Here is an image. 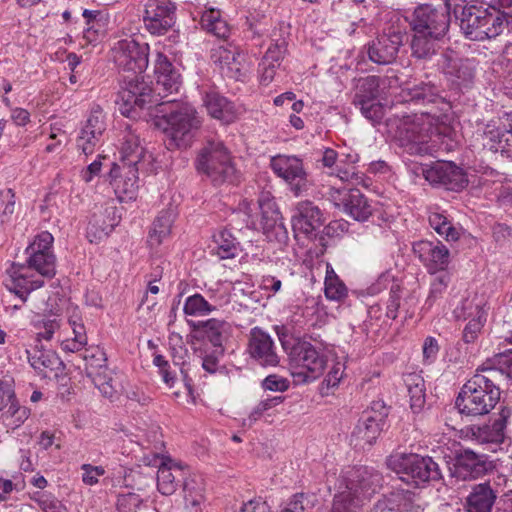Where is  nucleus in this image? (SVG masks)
I'll return each instance as SVG.
<instances>
[{"mask_svg":"<svg viewBox=\"0 0 512 512\" xmlns=\"http://www.w3.org/2000/svg\"><path fill=\"white\" fill-rule=\"evenodd\" d=\"M91 378L95 386L100 390L103 396L111 398L115 394L116 390L112 384V372L106 366L100 368L98 371L89 373L87 375Z\"/></svg>","mask_w":512,"mask_h":512,"instance_id":"obj_52","label":"nucleus"},{"mask_svg":"<svg viewBox=\"0 0 512 512\" xmlns=\"http://www.w3.org/2000/svg\"><path fill=\"white\" fill-rule=\"evenodd\" d=\"M401 512H424V502L419 496L411 492L403 494L402 501L399 503Z\"/></svg>","mask_w":512,"mask_h":512,"instance_id":"obj_61","label":"nucleus"},{"mask_svg":"<svg viewBox=\"0 0 512 512\" xmlns=\"http://www.w3.org/2000/svg\"><path fill=\"white\" fill-rule=\"evenodd\" d=\"M215 251L221 259L234 258L238 252V243L227 230H221L214 236Z\"/></svg>","mask_w":512,"mask_h":512,"instance_id":"obj_46","label":"nucleus"},{"mask_svg":"<svg viewBox=\"0 0 512 512\" xmlns=\"http://www.w3.org/2000/svg\"><path fill=\"white\" fill-rule=\"evenodd\" d=\"M211 58L225 76L234 79H239L242 76V56L236 48L219 46L213 50Z\"/></svg>","mask_w":512,"mask_h":512,"instance_id":"obj_32","label":"nucleus"},{"mask_svg":"<svg viewBox=\"0 0 512 512\" xmlns=\"http://www.w3.org/2000/svg\"><path fill=\"white\" fill-rule=\"evenodd\" d=\"M467 183L468 180L462 169L450 162H446L441 186L447 190L459 191L463 189Z\"/></svg>","mask_w":512,"mask_h":512,"instance_id":"obj_50","label":"nucleus"},{"mask_svg":"<svg viewBox=\"0 0 512 512\" xmlns=\"http://www.w3.org/2000/svg\"><path fill=\"white\" fill-rule=\"evenodd\" d=\"M81 469L83 470L82 480L87 485H95L98 483V477L105 473L103 467L92 466L91 464H83Z\"/></svg>","mask_w":512,"mask_h":512,"instance_id":"obj_64","label":"nucleus"},{"mask_svg":"<svg viewBox=\"0 0 512 512\" xmlns=\"http://www.w3.org/2000/svg\"><path fill=\"white\" fill-rule=\"evenodd\" d=\"M371 409L363 413L352 432L351 438L355 446L372 445L381 433L388 412L381 401L374 402Z\"/></svg>","mask_w":512,"mask_h":512,"instance_id":"obj_12","label":"nucleus"},{"mask_svg":"<svg viewBox=\"0 0 512 512\" xmlns=\"http://www.w3.org/2000/svg\"><path fill=\"white\" fill-rule=\"evenodd\" d=\"M362 115L373 124L380 123L384 117V107L380 102L370 101L364 105H358Z\"/></svg>","mask_w":512,"mask_h":512,"instance_id":"obj_58","label":"nucleus"},{"mask_svg":"<svg viewBox=\"0 0 512 512\" xmlns=\"http://www.w3.org/2000/svg\"><path fill=\"white\" fill-rule=\"evenodd\" d=\"M336 207L343 210L357 221H365L372 214V207L359 189L335 190L331 194Z\"/></svg>","mask_w":512,"mask_h":512,"instance_id":"obj_21","label":"nucleus"},{"mask_svg":"<svg viewBox=\"0 0 512 512\" xmlns=\"http://www.w3.org/2000/svg\"><path fill=\"white\" fill-rule=\"evenodd\" d=\"M201 25L219 38H225L229 33L227 23L221 19L220 11L216 9H209L202 14Z\"/></svg>","mask_w":512,"mask_h":512,"instance_id":"obj_48","label":"nucleus"},{"mask_svg":"<svg viewBox=\"0 0 512 512\" xmlns=\"http://www.w3.org/2000/svg\"><path fill=\"white\" fill-rule=\"evenodd\" d=\"M43 284V280L31 279L26 275L15 273L6 283V287L10 292H13L23 304L26 302L28 295L32 291L42 287Z\"/></svg>","mask_w":512,"mask_h":512,"instance_id":"obj_39","label":"nucleus"},{"mask_svg":"<svg viewBox=\"0 0 512 512\" xmlns=\"http://www.w3.org/2000/svg\"><path fill=\"white\" fill-rule=\"evenodd\" d=\"M383 477L374 468L362 466L349 472L346 480V491L366 504L382 487Z\"/></svg>","mask_w":512,"mask_h":512,"instance_id":"obj_14","label":"nucleus"},{"mask_svg":"<svg viewBox=\"0 0 512 512\" xmlns=\"http://www.w3.org/2000/svg\"><path fill=\"white\" fill-rule=\"evenodd\" d=\"M428 221L431 228H433L439 235L443 236L447 241H456L459 239V231L453 226L452 222L444 212H430Z\"/></svg>","mask_w":512,"mask_h":512,"instance_id":"obj_45","label":"nucleus"},{"mask_svg":"<svg viewBox=\"0 0 512 512\" xmlns=\"http://www.w3.org/2000/svg\"><path fill=\"white\" fill-rule=\"evenodd\" d=\"M182 482L186 508L198 512L204 500V479L200 475H190L184 476Z\"/></svg>","mask_w":512,"mask_h":512,"instance_id":"obj_36","label":"nucleus"},{"mask_svg":"<svg viewBox=\"0 0 512 512\" xmlns=\"http://www.w3.org/2000/svg\"><path fill=\"white\" fill-rule=\"evenodd\" d=\"M511 410L502 407L487 423L466 427V436L479 444H502L506 438V427Z\"/></svg>","mask_w":512,"mask_h":512,"instance_id":"obj_13","label":"nucleus"},{"mask_svg":"<svg viewBox=\"0 0 512 512\" xmlns=\"http://www.w3.org/2000/svg\"><path fill=\"white\" fill-rule=\"evenodd\" d=\"M436 118L431 112L395 116L387 120V126L393 131L394 138L409 155L424 156L434 151L430 144L432 134L438 130L435 127Z\"/></svg>","mask_w":512,"mask_h":512,"instance_id":"obj_3","label":"nucleus"},{"mask_svg":"<svg viewBox=\"0 0 512 512\" xmlns=\"http://www.w3.org/2000/svg\"><path fill=\"white\" fill-rule=\"evenodd\" d=\"M494 467L486 454L465 449L456 455L454 475L462 480H474L492 471Z\"/></svg>","mask_w":512,"mask_h":512,"instance_id":"obj_18","label":"nucleus"},{"mask_svg":"<svg viewBox=\"0 0 512 512\" xmlns=\"http://www.w3.org/2000/svg\"><path fill=\"white\" fill-rule=\"evenodd\" d=\"M175 10L170 0H147L144 13L146 28L152 34H165L175 24Z\"/></svg>","mask_w":512,"mask_h":512,"instance_id":"obj_16","label":"nucleus"},{"mask_svg":"<svg viewBox=\"0 0 512 512\" xmlns=\"http://www.w3.org/2000/svg\"><path fill=\"white\" fill-rule=\"evenodd\" d=\"M324 285L325 296L330 300L340 301L348 294L346 285L330 265H327Z\"/></svg>","mask_w":512,"mask_h":512,"instance_id":"obj_47","label":"nucleus"},{"mask_svg":"<svg viewBox=\"0 0 512 512\" xmlns=\"http://www.w3.org/2000/svg\"><path fill=\"white\" fill-rule=\"evenodd\" d=\"M29 268L35 269L41 276L52 278L56 274V258L54 254H29Z\"/></svg>","mask_w":512,"mask_h":512,"instance_id":"obj_49","label":"nucleus"},{"mask_svg":"<svg viewBox=\"0 0 512 512\" xmlns=\"http://www.w3.org/2000/svg\"><path fill=\"white\" fill-rule=\"evenodd\" d=\"M387 466L399 474L401 480L417 487L442 478L439 465L428 456L394 453L388 457Z\"/></svg>","mask_w":512,"mask_h":512,"instance_id":"obj_6","label":"nucleus"},{"mask_svg":"<svg viewBox=\"0 0 512 512\" xmlns=\"http://www.w3.org/2000/svg\"><path fill=\"white\" fill-rule=\"evenodd\" d=\"M321 163L324 167L333 169L331 174H335L342 181H349L350 179L358 180L359 176L355 172L354 166L342 167L343 160H338L337 152L332 148H326L323 151Z\"/></svg>","mask_w":512,"mask_h":512,"instance_id":"obj_41","label":"nucleus"},{"mask_svg":"<svg viewBox=\"0 0 512 512\" xmlns=\"http://www.w3.org/2000/svg\"><path fill=\"white\" fill-rule=\"evenodd\" d=\"M83 359L86 362V375L106 366L107 361L106 354L98 347L86 349Z\"/></svg>","mask_w":512,"mask_h":512,"instance_id":"obj_55","label":"nucleus"},{"mask_svg":"<svg viewBox=\"0 0 512 512\" xmlns=\"http://www.w3.org/2000/svg\"><path fill=\"white\" fill-rule=\"evenodd\" d=\"M497 491L490 482L474 484L464 502L466 512H492L496 504Z\"/></svg>","mask_w":512,"mask_h":512,"instance_id":"obj_30","label":"nucleus"},{"mask_svg":"<svg viewBox=\"0 0 512 512\" xmlns=\"http://www.w3.org/2000/svg\"><path fill=\"white\" fill-rule=\"evenodd\" d=\"M440 39L422 32H414L411 42L412 55L417 59H430L435 54L437 41Z\"/></svg>","mask_w":512,"mask_h":512,"instance_id":"obj_43","label":"nucleus"},{"mask_svg":"<svg viewBox=\"0 0 512 512\" xmlns=\"http://www.w3.org/2000/svg\"><path fill=\"white\" fill-rule=\"evenodd\" d=\"M214 310H216V307L208 303V301H206L199 293L189 296L186 299L183 308L184 313L190 316H203L213 312Z\"/></svg>","mask_w":512,"mask_h":512,"instance_id":"obj_53","label":"nucleus"},{"mask_svg":"<svg viewBox=\"0 0 512 512\" xmlns=\"http://www.w3.org/2000/svg\"><path fill=\"white\" fill-rule=\"evenodd\" d=\"M292 376L297 383H309L321 377L327 366V357L310 342L297 341L289 352Z\"/></svg>","mask_w":512,"mask_h":512,"instance_id":"obj_8","label":"nucleus"},{"mask_svg":"<svg viewBox=\"0 0 512 512\" xmlns=\"http://www.w3.org/2000/svg\"><path fill=\"white\" fill-rule=\"evenodd\" d=\"M153 114L165 119L168 125L166 133L171 140L170 145L178 148L189 146L201 126V119L195 108L177 99L162 102L159 107L153 109Z\"/></svg>","mask_w":512,"mask_h":512,"instance_id":"obj_5","label":"nucleus"},{"mask_svg":"<svg viewBox=\"0 0 512 512\" xmlns=\"http://www.w3.org/2000/svg\"><path fill=\"white\" fill-rule=\"evenodd\" d=\"M448 74L454 78V82L459 86L467 87L475 76L473 61L469 59L453 60L449 66Z\"/></svg>","mask_w":512,"mask_h":512,"instance_id":"obj_44","label":"nucleus"},{"mask_svg":"<svg viewBox=\"0 0 512 512\" xmlns=\"http://www.w3.org/2000/svg\"><path fill=\"white\" fill-rule=\"evenodd\" d=\"M118 224L115 217V207H108L94 212L87 227V238L91 243L107 237Z\"/></svg>","mask_w":512,"mask_h":512,"instance_id":"obj_31","label":"nucleus"},{"mask_svg":"<svg viewBox=\"0 0 512 512\" xmlns=\"http://www.w3.org/2000/svg\"><path fill=\"white\" fill-rule=\"evenodd\" d=\"M450 13L452 11H448L446 3L444 7L420 5L413 13V31L422 32L434 38H443L449 29Z\"/></svg>","mask_w":512,"mask_h":512,"instance_id":"obj_10","label":"nucleus"},{"mask_svg":"<svg viewBox=\"0 0 512 512\" xmlns=\"http://www.w3.org/2000/svg\"><path fill=\"white\" fill-rule=\"evenodd\" d=\"M284 401V397L275 396L260 401L249 414V420L251 422L257 421L265 411L270 410L273 407L278 406Z\"/></svg>","mask_w":512,"mask_h":512,"instance_id":"obj_60","label":"nucleus"},{"mask_svg":"<svg viewBox=\"0 0 512 512\" xmlns=\"http://www.w3.org/2000/svg\"><path fill=\"white\" fill-rule=\"evenodd\" d=\"M15 211V193L11 188L0 191V225L11 221Z\"/></svg>","mask_w":512,"mask_h":512,"instance_id":"obj_54","label":"nucleus"},{"mask_svg":"<svg viewBox=\"0 0 512 512\" xmlns=\"http://www.w3.org/2000/svg\"><path fill=\"white\" fill-rule=\"evenodd\" d=\"M258 207L261 211V225L264 233H270L275 237L285 236L287 229L282 220L273 197L269 192H262L258 198Z\"/></svg>","mask_w":512,"mask_h":512,"instance_id":"obj_24","label":"nucleus"},{"mask_svg":"<svg viewBox=\"0 0 512 512\" xmlns=\"http://www.w3.org/2000/svg\"><path fill=\"white\" fill-rule=\"evenodd\" d=\"M364 505L355 495L344 490L334 496L331 512H361Z\"/></svg>","mask_w":512,"mask_h":512,"instance_id":"obj_51","label":"nucleus"},{"mask_svg":"<svg viewBox=\"0 0 512 512\" xmlns=\"http://www.w3.org/2000/svg\"><path fill=\"white\" fill-rule=\"evenodd\" d=\"M141 503L142 499L136 493L119 494L117 510L118 512H136Z\"/></svg>","mask_w":512,"mask_h":512,"instance_id":"obj_59","label":"nucleus"},{"mask_svg":"<svg viewBox=\"0 0 512 512\" xmlns=\"http://www.w3.org/2000/svg\"><path fill=\"white\" fill-rule=\"evenodd\" d=\"M114 61L124 71L133 72L132 78L127 77L125 85L129 80L143 79L140 76L148 66L149 47L146 43L140 44L132 38L122 39L113 48Z\"/></svg>","mask_w":512,"mask_h":512,"instance_id":"obj_9","label":"nucleus"},{"mask_svg":"<svg viewBox=\"0 0 512 512\" xmlns=\"http://www.w3.org/2000/svg\"><path fill=\"white\" fill-rule=\"evenodd\" d=\"M153 465L158 466L157 487L159 492L163 495H172L176 491L179 482L184 480L186 472L177 463L171 460L165 461L158 455L154 456Z\"/></svg>","mask_w":512,"mask_h":512,"instance_id":"obj_26","label":"nucleus"},{"mask_svg":"<svg viewBox=\"0 0 512 512\" xmlns=\"http://www.w3.org/2000/svg\"><path fill=\"white\" fill-rule=\"evenodd\" d=\"M262 388L269 391L284 392L289 388V382L283 377L272 374L262 381Z\"/></svg>","mask_w":512,"mask_h":512,"instance_id":"obj_63","label":"nucleus"},{"mask_svg":"<svg viewBox=\"0 0 512 512\" xmlns=\"http://www.w3.org/2000/svg\"><path fill=\"white\" fill-rule=\"evenodd\" d=\"M31 498L44 512H67L65 505L51 494L35 493Z\"/></svg>","mask_w":512,"mask_h":512,"instance_id":"obj_56","label":"nucleus"},{"mask_svg":"<svg viewBox=\"0 0 512 512\" xmlns=\"http://www.w3.org/2000/svg\"><path fill=\"white\" fill-rule=\"evenodd\" d=\"M156 83L151 87L144 79L129 80L118 94L117 104L122 115L130 117L136 108L154 109L179 92L181 87L180 74L168 58L157 53L155 62Z\"/></svg>","mask_w":512,"mask_h":512,"instance_id":"obj_1","label":"nucleus"},{"mask_svg":"<svg viewBox=\"0 0 512 512\" xmlns=\"http://www.w3.org/2000/svg\"><path fill=\"white\" fill-rule=\"evenodd\" d=\"M446 162H436L432 166L423 169L425 179L433 185H441Z\"/></svg>","mask_w":512,"mask_h":512,"instance_id":"obj_62","label":"nucleus"},{"mask_svg":"<svg viewBox=\"0 0 512 512\" xmlns=\"http://www.w3.org/2000/svg\"><path fill=\"white\" fill-rule=\"evenodd\" d=\"M323 215L318 206L310 201L299 202L292 216V226L295 231L306 235L312 233L323 225Z\"/></svg>","mask_w":512,"mask_h":512,"instance_id":"obj_29","label":"nucleus"},{"mask_svg":"<svg viewBox=\"0 0 512 512\" xmlns=\"http://www.w3.org/2000/svg\"><path fill=\"white\" fill-rule=\"evenodd\" d=\"M273 172L282 178L295 196H300L309 189L307 173L302 160L296 156L277 155L271 158Z\"/></svg>","mask_w":512,"mask_h":512,"instance_id":"obj_11","label":"nucleus"},{"mask_svg":"<svg viewBox=\"0 0 512 512\" xmlns=\"http://www.w3.org/2000/svg\"><path fill=\"white\" fill-rule=\"evenodd\" d=\"M404 35L400 31L389 29L387 33L379 35L368 45L369 59L379 65L392 63L403 44Z\"/></svg>","mask_w":512,"mask_h":512,"instance_id":"obj_19","label":"nucleus"},{"mask_svg":"<svg viewBox=\"0 0 512 512\" xmlns=\"http://www.w3.org/2000/svg\"><path fill=\"white\" fill-rule=\"evenodd\" d=\"M247 352L260 366L275 367L279 364L277 348L272 337L259 327L250 330Z\"/></svg>","mask_w":512,"mask_h":512,"instance_id":"obj_17","label":"nucleus"},{"mask_svg":"<svg viewBox=\"0 0 512 512\" xmlns=\"http://www.w3.org/2000/svg\"><path fill=\"white\" fill-rule=\"evenodd\" d=\"M190 325L194 331L202 333L215 347H222L229 330V324L227 322L215 318L206 321L192 322Z\"/></svg>","mask_w":512,"mask_h":512,"instance_id":"obj_34","label":"nucleus"},{"mask_svg":"<svg viewBox=\"0 0 512 512\" xmlns=\"http://www.w3.org/2000/svg\"><path fill=\"white\" fill-rule=\"evenodd\" d=\"M496 375L493 370L482 373L479 369L462 386L455 406L461 414L477 417L488 415L499 403L501 390L494 382Z\"/></svg>","mask_w":512,"mask_h":512,"instance_id":"obj_4","label":"nucleus"},{"mask_svg":"<svg viewBox=\"0 0 512 512\" xmlns=\"http://www.w3.org/2000/svg\"><path fill=\"white\" fill-rule=\"evenodd\" d=\"M139 169V165L123 169L122 165L113 163L110 170L111 184L120 200L135 198Z\"/></svg>","mask_w":512,"mask_h":512,"instance_id":"obj_23","label":"nucleus"},{"mask_svg":"<svg viewBox=\"0 0 512 512\" xmlns=\"http://www.w3.org/2000/svg\"><path fill=\"white\" fill-rule=\"evenodd\" d=\"M448 11H452L466 39L485 41L512 29V15L491 7L485 8L468 0H446Z\"/></svg>","mask_w":512,"mask_h":512,"instance_id":"obj_2","label":"nucleus"},{"mask_svg":"<svg viewBox=\"0 0 512 512\" xmlns=\"http://www.w3.org/2000/svg\"><path fill=\"white\" fill-rule=\"evenodd\" d=\"M175 219L173 210H164L159 213L149 232V244L154 247L160 245L170 233Z\"/></svg>","mask_w":512,"mask_h":512,"instance_id":"obj_37","label":"nucleus"},{"mask_svg":"<svg viewBox=\"0 0 512 512\" xmlns=\"http://www.w3.org/2000/svg\"><path fill=\"white\" fill-rule=\"evenodd\" d=\"M380 79L377 76H368L358 80L353 104L364 105L370 101H376L379 96Z\"/></svg>","mask_w":512,"mask_h":512,"instance_id":"obj_40","label":"nucleus"},{"mask_svg":"<svg viewBox=\"0 0 512 512\" xmlns=\"http://www.w3.org/2000/svg\"><path fill=\"white\" fill-rule=\"evenodd\" d=\"M478 369L482 373H486V370L495 371V383H497L501 376H505L508 380H512V349L494 355Z\"/></svg>","mask_w":512,"mask_h":512,"instance_id":"obj_38","label":"nucleus"},{"mask_svg":"<svg viewBox=\"0 0 512 512\" xmlns=\"http://www.w3.org/2000/svg\"><path fill=\"white\" fill-rule=\"evenodd\" d=\"M203 101L208 113L213 118L219 119L226 124L235 120L236 110L234 104L219 93H206Z\"/></svg>","mask_w":512,"mask_h":512,"instance_id":"obj_33","label":"nucleus"},{"mask_svg":"<svg viewBox=\"0 0 512 512\" xmlns=\"http://www.w3.org/2000/svg\"><path fill=\"white\" fill-rule=\"evenodd\" d=\"M196 168L215 185L232 182L236 172L228 149L219 140L206 142L196 159Z\"/></svg>","mask_w":512,"mask_h":512,"instance_id":"obj_7","label":"nucleus"},{"mask_svg":"<svg viewBox=\"0 0 512 512\" xmlns=\"http://www.w3.org/2000/svg\"><path fill=\"white\" fill-rule=\"evenodd\" d=\"M408 390L411 409L417 413L421 411L425 404V381L416 374H408L404 380Z\"/></svg>","mask_w":512,"mask_h":512,"instance_id":"obj_42","label":"nucleus"},{"mask_svg":"<svg viewBox=\"0 0 512 512\" xmlns=\"http://www.w3.org/2000/svg\"><path fill=\"white\" fill-rule=\"evenodd\" d=\"M30 365L44 378H57L64 370V364L56 352L45 350L35 346L32 350H26Z\"/></svg>","mask_w":512,"mask_h":512,"instance_id":"obj_25","label":"nucleus"},{"mask_svg":"<svg viewBox=\"0 0 512 512\" xmlns=\"http://www.w3.org/2000/svg\"><path fill=\"white\" fill-rule=\"evenodd\" d=\"M450 282V277L447 273L437 275L434 280L431 282L430 292L426 300V304L432 306L433 303L440 297H442L445 292L448 283Z\"/></svg>","mask_w":512,"mask_h":512,"instance_id":"obj_57","label":"nucleus"},{"mask_svg":"<svg viewBox=\"0 0 512 512\" xmlns=\"http://www.w3.org/2000/svg\"><path fill=\"white\" fill-rule=\"evenodd\" d=\"M488 308L482 301L477 299H465L459 307L454 310L457 319L467 320L468 323L463 329L462 339L465 343H474L487 319Z\"/></svg>","mask_w":512,"mask_h":512,"instance_id":"obj_15","label":"nucleus"},{"mask_svg":"<svg viewBox=\"0 0 512 512\" xmlns=\"http://www.w3.org/2000/svg\"><path fill=\"white\" fill-rule=\"evenodd\" d=\"M407 101L416 104H438L448 105L440 94V90L430 82H420L406 89Z\"/></svg>","mask_w":512,"mask_h":512,"instance_id":"obj_35","label":"nucleus"},{"mask_svg":"<svg viewBox=\"0 0 512 512\" xmlns=\"http://www.w3.org/2000/svg\"><path fill=\"white\" fill-rule=\"evenodd\" d=\"M488 124L484 131L486 138L492 143L490 148L512 155V113H505L499 118V124L494 121Z\"/></svg>","mask_w":512,"mask_h":512,"instance_id":"obj_27","label":"nucleus"},{"mask_svg":"<svg viewBox=\"0 0 512 512\" xmlns=\"http://www.w3.org/2000/svg\"><path fill=\"white\" fill-rule=\"evenodd\" d=\"M120 153V165L123 169L137 165L143 166L146 157L151 158V155L141 145L139 135L130 127L123 132Z\"/></svg>","mask_w":512,"mask_h":512,"instance_id":"obj_28","label":"nucleus"},{"mask_svg":"<svg viewBox=\"0 0 512 512\" xmlns=\"http://www.w3.org/2000/svg\"><path fill=\"white\" fill-rule=\"evenodd\" d=\"M106 130V117L103 110L97 106L93 108L84 122L77 138V147L85 154L94 152Z\"/></svg>","mask_w":512,"mask_h":512,"instance_id":"obj_20","label":"nucleus"},{"mask_svg":"<svg viewBox=\"0 0 512 512\" xmlns=\"http://www.w3.org/2000/svg\"><path fill=\"white\" fill-rule=\"evenodd\" d=\"M413 252L425 264L428 271L435 274L444 270L449 263V250L442 243L421 240L413 245Z\"/></svg>","mask_w":512,"mask_h":512,"instance_id":"obj_22","label":"nucleus"}]
</instances>
